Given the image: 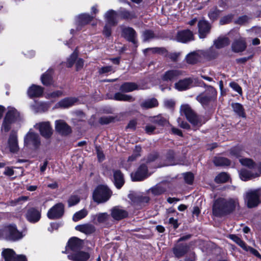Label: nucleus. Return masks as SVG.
Returning <instances> with one entry per match:
<instances>
[{
	"instance_id": "nucleus-57",
	"label": "nucleus",
	"mask_w": 261,
	"mask_h": 261,
	"mask_svg": "<svg viewBox=\"0 0 261 261\" xmlns=\"http://www.w3.org/2000/svg\"><path fill=\"white\" fill-rule=\"evenodd\" d=\"M184 178L185 181L188 184H191L194 179V175L191 172L184 173Z\"/></svg>"
},
{
	"instance_id": "nucleus-9",
	"label": "nucleus",
	"mask_w": 261,
	"mask_h": 261,
	"mask_svg": "<svg viewBox=\"0 0 261 261\" xmlns=\"http://www.w3.org/2000/svg\"><path fill=\"white\" fill-rule=\"evenodd\" d=\"M35 127L39 129L40 134L45 138H49L53 134V129L48 121L37 123Z\"/></svg>"
},
{
	"instance_id": "nucleus-36",
	"label": "nucleus",
	"mask_w": 261,
	"mask_h": 261,
	"mask_svg": "<svg viewBox=\"0 0 261 261\" xmlns=\"http://www.w3.org/2000/svg\"><path fill=\"white\" fill-rule=\"evenodd\" d=\"M2 254L5 261H12L16 256L14 251L11 249H4Z\"/></svg>"
},
{
	"instance_id": "nucleus-15",
	"label": "nucleus",
	"mask_w": 261,
	"mask_h": 261,
	"mask_svg": "<svg viewBox=\"0 0 261 261\" xmlns=\"http://www.w3.org/2000/svg\"><path fill=\"white\" fill-rule=\"evenodd\" d=\"M8 146L10 152L16 153L19 150L17 136L16 132L12 131L8 141Z\"/></svg>"
},
{
	"instance_id": "nucleus-60",
	"label": "nucleus",
	"mask_w": 261,
	"mask_h": 261,
	"mask_svg": "<svg viewBox=\"0 0 261 261\" xmlns=\"http://www.w3.org/2000/svg\"><path fill=\"white\" fill-rule=\"evenodd\" d=\"M113 71V68L111 66H107L99 68L98 69V72L99 74L107 73Z\"/></svg>"
},
{
	"instance_id": "nucleus-50",
	"label": "nucleus",
	"mask_w": 261,
	"mask_h": 261,
	"mask_svg": "<svg viewBox=\"0 0 261 261\" xmlns=\"http://www.w3.org/2000/svg\"><path fill=\"white\" fill-rule=\"evenodd\" d=\"M141 151V147L140 146H136L133 154L129 156L127 160L128 162L134 161L137 158L140 156V152Z\"/></svg>"
},
{
	"instance_id": "nucleus-18",
	"label": "nucleus",
	"mask_w": 261,
	"mask_h": 261,
	"mask_svg": "<svg viewBox=\"0 0 261 261\" xmlns=\"http://www.w3.org/2000/svg\"><path fill=\"white\" fill-rule=\"evenodd\" d=\"M111 214L112 218L116 220H120L128 216L127 212L119 206L112 208L111 210Z\"/></svg>"
},
{
	"instance_id": "nucleus-42",
	"label": "nucleus",
	"mask_w": 261,
	"mask_h": 261,
	"mask_svg": "<svg viewBox=\"0 0 261 261\" xmlns=\"http://www.w3.org/2000/svg\"><path fill=\"white\" fill-rule=\"evenodd\" d=\"M119 14L122 18L126 19H132L136 17L134 12H129L124 9L119 11Z\"/></svg>"
},
{
	"instance_id": "nucleus-1",
	"label": "nucleus",
	"mask_w": 261,
	"mask_h": 261,
	"mask_svg": "<svg viewBox=\"0 0 261 261\" xmlns=\"http://www.w3.org/2000/svg\"><path fill=\"white\" fill-rule=\"evenodd\" d=\"M239 206L237 198H219L214 203L213 213L215 216L221 217L232 213Z\"/></svg>"
},
{
	"instance_id": "nucleus-35",
	"label": "nucleus",
	"mask_w": 261,
	"mask_h": 261,
	"mask_svg": "<svg viewBox=\"0 0 261 261\" xmlns=\"http://www.w3.org/2000/svg\"><path fill=\"white\" fill-rule=\"evenodd\" d=\"M158 102L155 98L148 99L143 102L141 106L144 109H150L158 106Z\"/></svg>"
},
{
	"instance_id": "nucleus-56",
	"label": "nucleus",
	"mask_w": 261,
	"mask_h": 261,
	"mask_svg": "<svg viewBox=\"0 0 261 261\" xmlns=\"http://www.w3.org/2000/svg\"><path fill=\"white\" fill-rule=\"evenodd\" d=\"M12 121L7 120L5 118L2 126V130L5 132H8L11 128V123Z\"/></svg>"
},
{
	"instance_id": "nucleus-21",
	"label": "nucleus",
	"mask_w": 261,
	"mask_h": 261,
	"mask_svg": "<svg viewBox=\"0 0 261 261\" xmlns=\"http://www.w3.org/2000/svg\"><path fill=\"white\" fill-rule=\"evenodd\" d=\"M27 219L30 222L35 223L38 222L41 218V213L35 208L28 210L25 214Z\"/></svg>"
},
{
	"instance_id": "nucleus-19",
	"label": "nucleus",
	"mask_w": 261,
	"mask_h": 261,
	"mask_svg": "<svg viewBox=\"0 0 261 261\" xmlns=\"http://www.w3.org/2000/svg\"><path fill=\"white\" fill-rule=\"evenodd\" d=\"M44 92V88L40 86L32 85L27 91V94L29 97H39L42 96Z\"/></svg>"
},
{
	"instance_id": "nucleus-22",
	"label": "nucleus",
	"mask_w": 261,
	"mask_h": 261,
	"mask_svg": "<svg viewBox=\"0 0 261 261\" xmlns=\"http://www.w3.org/2000/svg\"><path fill=\"white\" fill-rule=\"evenodd\" d=\"M77 100V98L74 97H66L57 103L56 107L64 109L68 108L73 106Z\"/></svg>"
},
{
	"instance_id": "nucleus-24",
	"label": "nucleus",
	"mask_w": 261,
	"mask_h": 261,
	"mask_svg": "<svg viewBox=\"0 0 261 261\" xmlns=\"http://www.w3.org/2000/svg\"><path fill=\"white\" fill-rule=\"evenodd\" d=\"M193 83L191 78H186L175 83V88L178 91H184L189 89Z\"/></svg>"
},
{
	"instance_id": "nucleus-5",
	"label": "nucleus",
	"mask_w": 261,
	"mask_h": 261,
	"mask_svg": "<svg viewBox=\"0 0 261 261\" xmlns=\"http://www.w3.org/2000/svg\"><path fill=\"white\" fill-rule=\"evenodd\" d=\"M216 90L212 86H208L206 87L204 92L196 97V100L204 107L213 101L216 98Z\"/></svg>"
},
{
	"instance_id": "nucleus-17",
	"label": "nucleus",
	"mask_w": 261,
	"mask_h": 261,
	"mask_svg": "<svg viewBox=\"0 0 261 261\" xmlns=\"http://www.w3.org/2000/svg\"><path fill=\"white\" fill-rule=\"evenodd\" d=\"M56 129L57 132L62 135H67L71 132L70 127L63 120L56 121Z\"/></svg>"
},
{
	"instance_id": "nucleus-53",
	"label": "nucleus",
	"mask_w": 261,
	"mask_h": 261,
	"mask_svg": "<svg viewBox=\"0 0 261 261\" xmlns=\"http://www.w3.org/2000/svg\"><path fill=\"white\" fill-rule=\"evenodd\" d=\"M80 201V198L76 195H71L68 200L69 206H73Z\"/></svg>"
},
{
	"instance_id": "nucleus-54",
	"label": "nucleus",
	"mask_w": 261,
	"mask_h": 261,
	"mask_svg": "<svg viewBox=\"0 0 261 261\" xmlns=\"http://www.w3.org/2000/svg\"><path fill=\"white\" fill-rule=\"evenodd\" d=\"M154 37V34L151 31H145L143 33V40L144 42L149 41L153 38Z\"/></svg>"
},
{
	"instance_id": "nucleus-48",
	"label": "nucleus",
	"mask_w": 261,
	"mask_h": 261,
	"mask_svg": "<svg viewBox=\"0 0 261 261\" xmlns=\"http://www.w3.org/2000/svg\"><path fill=\"white\" fill-rule=\"evenodd\" d=\"M77 54H78V50H77V49L76 48V49L74 51V52L71 55L70 57L67 59V61L66 62L67 67H71L72 66L75 60L77 59Z\"/></svg>"
},
{
	"instance_id": "nucleus-38",
	"label": "nucleus",
	"mask_w": 261,
	"mask_h": 261,
	"mask_svg": "<svg viewBox=\"0 0 261 261\" xmlns=\"http://www.w3.org/2000/svg\"><path fill=\"white\" fill-rule=\"evenodd\" d=\"M174 152L172 150H169L166 156L167 161L163 165H161L160 167L165 166H171L176 165V163L174 160Z\"/></svg>"
},
{
	"instance_id": "nucleus-14",
	"label": "nucleus",
	"mask_w": 261,
	"mask_h": 261,
	"mask_svg": "<svg viewBox=\"0 0 261 261\" xmlns=\"http://www.w3.org/2000/svg\"><path fill=\"white\" fill-rule=\"evenodd\" d=\"M182 74V71L179 70H169L166 71L162 76L163 81L172 82Z\"/></svg>"
},
{
	"instance_id": "nucleus-59",
	"label": "nucleus",
	"mask_w": 261,
	"mask_h": 261,
	"mask_svg": "<svg viewBox=\"0 0 261 261\" xmlns=\"http://www.w3.org/2000/svg\"><path fill=\"white\" fill-rule=\"evenodd\" d=\"M245 251H249L251 253L253 254L256 257L261 259V255L258 252V251L251 247L247 246L246 249H245Z\"/></svg>"
},
{
	"instance_id": "nucleus-62",
	"label": "nucleus",
	"mask_w": 261,
	"mask_h": 261,
	"mask_svg": "<svg viewBox=\"0 0 261 261\" xmlns=\"http://www.w3.org/2000/svg\"><path fill=\"white\" fill-rule=\"evenodd\" d=\"M230 86L233 90L237 92L239 94H242V88L237 83L235 82L230 83Z\"/></svg>"
},
{
	"instance_id": "nucleus-64",
	"label": "nucleus",
	"mask_w": 261,
	"mask_h": 261,
	"mask_svg": "<svg viewBox=\"0 0 261 261\" xmlns=\"http://www.w3.org/2000/svg\"><path fill=\"white\" fill-rule=\"evenodd\" d=\"M113 119L111 117H102L99 119L100 123L102 124H106L112 121Z\"/></svg>"
},
{
	"instance_id": "nucleus-33",
	"label": "nucleus",
	"mask_w": 261,
	"mask_h": 261,
	"mask_svg": "<svg viewBox=\"0 0 261 261\" xmlns=\"http://www.w3.org/2000/svg\"><path fill=\"white\" fill-rule=\"evenodd\" d=\"M138 89V86L134 83H125L123 84L120 90L123 92H129Z\"/></svg>"
},
{
	"instance_id": "nucleus-37",
	"label": "nucleus",
	"mask_w": 261,
	"mask_h": 261,
	"mask_svg": "<svg viewBox=\"0 0 261 261\" xmlns=\"http://www.w3.org/2000/svg\"><path fill=\"white\" fill-rule=\"evenodd\" d=\"M114 99L120 101H133L135 99L131 96L118 92L114 96Z\"/></svg>"
},
{
	"instance_id": "nucleus-61",
	"label": "nucleus",
	"mask_w": 261,
	"mask_h": 261,
	"mask_svg": "<svg viewBox=\"0 0 261 261\" xmlns=\"http://www.w3.org/2000/svg\"><path fill=\"white\" fill-rule=\"evenodd\" d=\"M232 17L233 15L232 14H229L227 16H225L220 19V23L221 24L229 23L232 19Z\"/></svg>"
},
{
	"instance_id": "nucleus-13",
	"label": "nucleus",
	"mask_w": 261,
	"mask_h": 261,
	"mask_svg": "<svg viewBox=\"0 0 261 261\" xmlns=\"http://www.w3.org/2000/svg\"><path fill=\"white\" fill-rule=\"evenodd\" d=\"M148 176L147 167L145 165H141L135 173L131 174V177L133 181L142 180Z\"/></svg>"
},
{
	"instance_id": "nucleus-55",
	"label": "nucleus",
	"mask_w": 261,
	"mask_h": 261,
	"mask_svg": "<svg viewBox=\"0 0 261 261\" xmlns=\"http://www.w3.org/2000/svg\"><path fill=\"white\" fill-rule=\"evenodd\" d=\"M150 190L152 194L155 195H160L163 193L165 191V189H164L162 187L158 186L152 188Z\"/></svg>"
},
{
	"instance_id": "nucleus-34",
	"label": "nucleus",
	"mask_w": 261,
	"mask_h": 261,
	"mask_svg": "<svg viewBox=\"0 0 261 261\" xmlns=\"http://www.w3.org/2000/svg\"><path fill=\"white\" fill-rule=\"evenodd\" d=\"M218 55L217 51L213 47L206 51H203L202 57L208 60L215 59Z\"/></svg>"
},
{
	"instance_id": "nucleus-43",
	"label": "nucleus",
	"mask_w": 261,
	"mask_h": 261,
	"mask_svg": "<svg viewBox=\"0 0 261 261\" xmlns=\"http://www.w3.org/2000/svg\"><path fill=\"white\" fill-rule=\"evenodd\" d=\"M232 107L234 112L239 116L242 117H245V114L242 105L239 103H234L232 104Z\"/></svg>"
},
{
	"instance_id": "nucleus-25",
	"label": "nucleus",
	"mask_w": 261,
	"mask_h": 261,
	"mask_svg": "<svg viewBox=\"0 0 261 261\" xmlns=\"http://www.w3.org/2000/svg\"><path fill=\"white\" fill-rule=\"evenodd\" d=\"M117 12L113 10H109L104 15L106 23L110 24V25L112 26H114L117 24Z\"/></svg>"
},
{
	"instance_id": "nucleus-7",
	"label": "nucleus",
	"mask_w": 261,
	"mask_h": 261,
	"mask_svg": "<svg viewBox=\"0 0 261 261\" xmlns=\"http://www.w3.org/2000/svg\"><path fill=\"white\" fill-rule=\"evenodd\" d=\"M111 196V192L105 186H99L94 191L93 198L98 203L105 202L108 200Z\"/></svg>"
},
{
	"instance_id": "nucleus-44",
	"label": "nucleus",
	"mask_w": 261,
	"mask_h": 261,
	"mask_svg": "<svg viewBox=\"0 0 261 261\" xmlns=\"http://www.w3.org/2000/svg\"><path fill=\"white\" fill-rule=\"evenodd\" d=\"M241 164L245 166L248 167L249 168L251 169H254L256 167V165L253 161L248 158H241L239 160Z\"/></svg>"
},
{
	"instance_id": "nucleus-39",
	"label": "nucleus",
	"mask_w": 261,
	"mask_h": 261,
	"mask_svg": "<svg viewBox=\"0 0 261 261\" xmlns=\"http://www.w3.org/2000/svg\"><path fill=\"white\" fill-rule=\"evenodd\" d=\"M229 44V39L226 37L219 38L214 42V44L217 48L224 47Z\"/></svg>"
},
{
	"instance_id": "nucleus-4",
	"label": "nucleus",
	"mask_w": 261,
	"mask_h": 261,
	"mask_svg": "<svg viewBox=\"0 0 261 261\" xmlns=\"http://www.w3.org/2000/svg\"><path fill=\"white\" fill-rule=\"evenodd\" d=\"M3 236L5 240L11 241H16L23 238L22 232L18 230L15 225L13 224L5 227Z\"/></svg>"
},
{
	"instance_id": "nucleus-47",
	"label": "nucleus",
	"mask_w": 261,
	"mask_h": 261,
	"mask_svg": "<svg viewBox=\"0 0 261 261\" xmlns=\"http://www.w3.org/2000/svg\"><path fill=\"white\" fill-rule=\"evenodd\" d=\"M220 11L216 7H213L208 13V17L211 20H214L217 19L220 14Z\"/></svg>"
},
{
	"instance_id": "nucleus-52",
	"label": "nucleus",
	"mask_w": 261,
	"mask_h": 261,
	"mask_svg": "<svg viewBox=\"0 0 261 261\" xmlns=\"http://www.w3.org/2000/svg\"><path fill=\"white\" fill-rule=\"evenodd\" d=\"M29 199L28 196H20L14 200L10 201V204L12 206L16 205L18 204H21L22 202H24Z\"/></svg>"
},
{
	"instance_id": "nucleus-8",
	"label": "nucleus",
	"mask_w": 261,
	"mask_h": 261,
	"mask_svg": "<svg viewBox=\"0 0 261 261\" xmlns=\"http://www.w3.org/2000/svg\"><path fill=\"white\" fill-rule=\"evenodd\" d=\"M151 51L152 53H159L164 55L166 57L169 58L172 61H175L180 55L179 53H168L164 48L161 47H153L146 48L144 50V54H146L148 51Z\"/></svg>"
},
{
	"instance_id": "nucleus-49",
	"label": "nucleus",
	"mask_w": 261,
	"mask_h": 261,
	"mask_svg": "<svg viewBox=\"0 0 261 261\" xmlns=\"http://www.w3.org/2000/svg\"><path fill=\"white\" fill-rule=\"evenodd\" d=\"M243 153V150L241 146H236L230 150V154L234 157H240Z\"/></svg>"
},
{
	"instance_id": "nucleus-58",
	"label": "nucleus",
	"mask_w": 261,
	"mask_h": 261,
	"mask_svg": "<svg viewBox=\"0 0 261 261\" xmlns=\"http://www.w3.org/2000/svg\"><path fill=\"white\" fill-rule=\"evenodd\" d=\"M111 27L110 24L106 23L103 30V34L107 37H109L111 35Z\"/></svg>"
},
{
	"instance_id": "nucleus-63",
	"label": "nucleus",
	"mask_w": 261,
	"mask_h": 261,
	"mask_svg": "<svg viewBox=\"0 0 261 261\" xmlns=\"http://www.w3.org/2000/svg\"><path fill=\"white\" fill-rule=\"evenodd\" d=\"M178 125L181 128L185 129H189L190 127V125L185 121H181L180 118H178L177 120Z\"/></svg>"
},
{
	"instance_id": "nucleus-16",
	"label": "nucleus",
	"mask_w": 261,
	"mask_h": 261,
	"mask_svg": "<svg viewBox=\"0 0 261 261\" xmlns=\"http://www.w3.org/2000/svg\"><path fill=\"white\" fill-rule=\"evenodd\" d=\"M198 27L199 38L201 39L205 38L210 31V23L206 20H201L198 22Z\"/></svg>"
},
{
	"instance_id": "nucleus-46",
	"label": "nucleus",
	"mask_w": 261,
	"mask_h": 261,
	"mask_svg": "<svg viewBox=\"0 0 261 261\" xmlns=\"http://www.w3.org/2000/svg\"><path fill=\"white\" fill-rule=\"evenodd\" d=\"M229 175L225 172H222L219 174L215 178V181L217 183H224L228 180Z\"/></svg>"
},
{
	"instance_id": "nucleus-41",
	"label": "nucleus",
	"mask_w": 261,
	"mask_h": 261,
	"mask_svg": "<svg viewBox=\"0 0 261 261\" xmlns=\"http://www.w3.org/2000/svg\"><path fill=\"white\" fill-rule=\"evenodd\" d=\"M63 95V91L62 90H56L45 94V97L48 99H56L57 98L61 97Z\"/></svg>"
},
{
	"instance_id": "nucleus-2",
	"label": "nucleus",
	"mask_w": 261,
	"mask_h": 261,
	"mask_svg": "<svg viewBox=\"0 0 261 261\" xmlns=\"http://www.w3.org/2000/svg\"><path fill=\"white\" fill-rule=\"evenodd\" d=\"M82 241L80 239L73 237L68 241L66 250L62 253H70L68 255L69 259L73 261H82Z\"/></svg>"
},
{
	"instance_id": "nucleus-32",
	"label": "nucleus",
	"mask_w": 261,
	"mask_h": 261,
	"mask_svg": "<svg viewBox=\"0 0 261 261\" xmlns=\"http://www.w3.org/2000/svg\"><path fill=\"white\" fill-rule=\"evenodd\" d=\"M19 117V112L15 108H10L9 109L5 118L7 120L13 122L17 120Z\"/></svg>"
},
{
	"instance_id": "nucleus-6",
	"label": "nucleus",
	"mask_w": 261,
	"mask_h": 261,
	"mask_svg": "<svg viewBox=\"0 0 261 261\" xmlns=\"http://www.w3.org/2000/svg\"><path fill=\"white\" fill-rule=\"evenodd\" d=\"M180 113L185 115L187 120L194 126H200L201 121L198 116L193 111L188 105H183L180 107Z\"/></svg>"
},
{
	"instance_id": "nucleus-23",
	"label": "nucleus",
	"mask_w": 261,
	"mask_h": 261,
	"mask_svg": "<svg viewBox=\"0 0 261 261\" xmlns=\"http://www.w3.org/2000/svg\"><path fill=\"white\" fill-rule=\"evenodd\" d=\"M260 173L253 172L246 169H242L239 171V176L240 178L244 181H247L258 177Z\"/></svg>"
},
{
	"instance_id": "nucleus-31",
	"label": "nucleus",
	"mask_w": 261,
	"mask_h": 261,
	"mask_svg": "<svg viewBox=\"0 0 261 261\" xmlns=\"http://www.w3.org/2000/svg\"><path fill=\"white\" fill-rule=\"evenodd\" d=\"M110 218V216L107 213H98L93 216V220L94 223H105Z\"/></svg>"
},
{
	"instance_id": "nucleus-30",
	"label": "nucleus",
	"mask_w": 261,
	"mask_h": 261,
	"mask_svg": "<svg viewBox=\"0 0 261 261\" xmlns=\"http://www.w3.org/2000/svg\"><path fill=\"white\" fill-rule=\"evenodd\" d=\"M52 72L51 69H48L45 73L42 75L41 80L44 85L49 86L53 84Z\"/></svg>"
},
{
	"instance_id": "nucleus-20",
	"label": "nucleus",
	"mask_w": 261,
	"mask_h": 261,
	"mask_svg": "<svg viewBox=\"0 0 261 261\" xmlns=\"http://www.w3.org/2000/svg\"><path fill=\"white\" fill-rule=\"evenodd\" d=\"M176 39L177 41L186 43L194 39L193 33L189 30H184L178 32Z\"/></svg>"
},
{
	"instance_id": "nucleus-10",
	"label": "nucleus",
	"mask_w": 261,
	"mask_h": 261,
	"mask_svg": "<svg viewBox=\"0 0 261 261\" xmlns=\"http://www.w3.org/2000/svg\"><path fill=\"white\" fill-rule=\"evenodd\" d=\"M64 214V205L59 203L52 207L47 213V217L50 219H56L61 217Z\"/></svg>"
},
{
	"instance_id": "nucleus-29",
	"label": "nucleus",
	"mask_w": 261,
	"mask_h": 261,
	"mask_svg": "<svg viewBox=\"0 0 261 261\" xmlns=\"http://www.w3.org/2000/svg\"><path fill=\"white\" fill-rule=\"evenodd\" d=\"M114 183L116 187L119 189L124 184V178L122 173L119 170L114 172Z\"/></svg>"
},
{
	"instance_id": "nucleus-51",
	"label": "nucleus",
	"mask_w": 261,
	"mask_h": 261,
	"mask_svg": "<svg viewBox=\"0 0 261 261\" xmlns=\"http://www.w3.org/2000/svg\"><path fill=\"white\" fill-rule=\"evenodd\" d=\"M95 230V227L92 224H87L83 225V232L86 234H91Z\"/></svg>"
},
{
	"instance_id": "nucleus-11",
	"label": "nucleus",
	"mask_w": 261,
	"mask_h": 261,
	"mask_svg": "<svg viewBox=\"0 0 261 261\" xmlns=\"http://www.w3.org/2000/svg\"><path fill=\"white\" fill-rule=\"evenodd\" d=\"M24 143L26 145H32L35 148H37L40 145V140L39 135L30 130L24 137Z\"/></svg>"
},
{
	"instance_id": "nucleus-28",
	"label": "nucleus",
	"mask_w": 261,
	"mask_h": 261,
	"mask_svg": "<svg viewBox=\"0 0 261 261\" xmlns=\"http://www.w3.org/2000/svg\"><path fill=\"white\" fill-rule=\"evenodd\" d=\"M233 51L239 53L244 51L246 48V44L244 39L241 38L234 41L231 45Z\"/></svg>"
},
{
	"instance_id": "nucleus-12",
	"label": "nucleus",
	"mask_w": 261,
	"mask_h": 261,
	"mask_svg": "<svg viewBox=\"0 0 261 261\" xmlns=\"http://www.w3.org/2000/svg\"><path fill=\"white\" fill-rule=\"evenodd\" d=\"M122 36L127 41L132 42L134 44H136L137 42L136 32L132 28H122Z\"/></svg>"
},
{
	"instance_id": "nucleus-3",
	"label": "nucleus",
	"mask_w": 261,
	"mask_h": 261,
	"mask_svg": "<svg viewBox=\"0 0 261 261\" xmlns=\"http://www.w3.org/2000/svg\"><path fill=\"white\" fill-rule=\"evenodd\" d=\"M244 197L249 208L255 207L261 202V189H250L245 193Z\"/></svg>"
},
{
	"instance_id": "nucleus-27",
	"label": "nucleus",
	"mask_w": 261,
	"mask_h": 261,
	"mask_svg": "<svg viewBox=\"0 0 261 261\" xmlns=\"http://www.w3.org/2000/svg\"><path fill=\"white\" fill-rule=\"evenodd\" d=\"M203 50L193 51L186 57L187 62L189 64H195L200 61L202 57Z\"/></svg>"
},
{
	"instance_id": "nucleus-40",
	"label": "nucleus",
	"mask_w": 261,
	"mask_h": 261,
	"mask_svg": "<svg viewBox=\"0 0 261 261\" xmlns=\"http://www.w3.org/2000/svg\"><path fill=\"white\" fill-rule=\"evenodd\" d=\"M214 163L217 166H224L230 165V161L223 157H216L214 160Z\"/></svg>"
},
{
	"instance_id": "nucleus-45",
	"label": "nucleus",
	"mask_w": 261,
	"mask_h": 261,
	"mask_svg": "<svg viewBox=\"0 0 261 261\" xmlns=\"http://www.w3.org/2000/svg\"><path fill=\"white\" fill-rule=\"evenodd\" d=\"M229 238L239 245L244 250L246 249L248 245L236 235L230 234L229 235Z\"/></svg>"
},
{
	"instance_id": "nucleus-26",
	"label": "nucleus",
	"mask_w": 261,
	"mask_h": 261,
	"mask_svg": "<svg viewBox=\"0 0 261 261\" xmlns=\"http://www.w3.org/2000/svg\"><path fill=\"white\" fill-rule=\"evenodd\" d=\"M188 250V246L186 244H177L173 249L175 256L179 258L184 256Z\"/></svg>"
}]
</instances>
